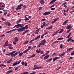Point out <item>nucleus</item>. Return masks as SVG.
Instances as JSON below:
<instances>
[{
  "mask_svg": "<svg viewBox=\"0 0 74 74\" xmlns=\"http://www.w3.org/2000/svg\"><path fill=\"white\" fill-rule=\"evenodd\" d=\"M24 26H25V25H24L23 24H18L17 25H16L14 26L13 28L14 29V28H15L16 27H16L17 28L23 27V28L24 30L25 29H28V27H27V26H28V25H26L25 27H24Z\"/></svg>",
  "mask_w": 74,
  "mask_h": 74,
  "instance_id": "nucleus-1",
  "label": "nucleus"
},
{
  "mask_svg": "<svg viewBox=\"0 0 74 74\" xmlns=\"http://www.w3.org/2000/svg\"><path fill=\"white\" fill-rule=\"evenodd\" d=\"M16 52V51H12V52L8 54H6V55H8V56H14V53Z\"/></svg>",
  "mask_w": 74,
  "mask_h": 74,
  "instance_id": "nucleus-2",
  "label": "nucleus"
},
{
  "mask_svg": "<svg viewBox=\"0 0 74 74\" xmlns=\"http://www.w3.org/2000/svg\"><path fill=\"white\" fill-rule=\"evenodd\" d=\"M15 30H17L18 32H23L24 30V29L23 27H22V28H19L18 29Z\"/></svg>",
  "mask_w": 74,
  "mask_h": 74,
  "instance_id": "nucleus-3",
  "label": "nucleus"
},
{
  "mask_svg": "<svg viewBox=\"0 0 74 74\" xmlns=\"http://www.w3.org/2000/svg\"><path fill=\"white\" fill-rule=\"evenodd\" d=\"M45 42H46V41L45 40V39H44L40 43L42 45H44Z\"/></svg>",
  "mask_w": 74,
  "mask_h": 74,
  "instance_id": "nucleus-4",
  "label": "nucleus"
},
{
  "mask_svg": "<svg viewBox=\"0 0 74 74\" xmlns=\"http://www.w3.org/2000/svg\"><path fill=\"white\" fill-rule=\"evenodd\" d=\"M50 14H51V12H45L43 14V15H48Z\"/></svg>",
  "mask_w": 74,
  "mask_h": 74,
  "instance_id": "nucleus-5",
  "label": "nucleus"
},
{
  "mask_svg": "<svg viewBox=\"0 0 74 74\" xmlns=\"http://www.w3.org/2000/svg\"><path fill=\"white\" fill-rule=\"evenodd\" d=\"M60 59V57H56L54 58H53V62H54L56 60H57V59Z\"/></svg>",
  "mask_w": 74,
  "mask_h": 74,
  "instance_id": "nucleus-6",
  "label": "nucleus"
},
{
  "mask_svg": "<svg viewBox=\"0 0 74 74\" xmlns=\"http://www.w3.org/2000/svg\"><path fill=\"white\" fill-rule=\"evenodd\" d=\"M60 31V30H58L54 33L52 35V36H55V35L58 34V32H59V31Z\"/></svg>",
  "mask_w": 74,
  "mask_h": 74,
  "instance_id": "nucleus-7",
  "label": "nucleus"
},
{
  "mask_svg": "<svg viewBox=\"0 0 74 74\" xmlns=\"http://www.w3.org/2000/svg\"><path fill=\"white\" fill-rule=\"evenodd\" d=\"M71 25H69L66 27V29H67V30H69V29H70L71 28Z\"/></svg>",
  "mask_w": 74,
  "mask_h": 74,
  "instance_id": "nucleus-8",
  "label": "nucleus"
},
{
  "mask_svg": "<svg viewBox=\"0 0 74 74\" xmlns=\"http://www.w3.org/2000/svg\"><path fill=\"white\" fill-rule=\"evenodd\" d=\"M19 53H21V51H17L15 54H13V56H15L17 55L18 54H19Z\"/></svg>",
  "mask_w": 74,
  "mask_h": 74,
  "instance_id": "nucleus-9",
  "label": "nucleus"
},
{
  "mask_svg": "<svg viewBox=\"0 0 74 74\" xmlns=\"http://www.w3.org/2000/svg\"><path fill=\"white\" fill-rule=\"evenodd\" d=\"M57 0H51L50 3H49V4H51L54 3V2H55Z\"/></svg>",
  "mask_w": 74,
  "mask_h": 74,
  "instance_id": "nucleus-10",
  "label": "nucleus"
},
{
  "mask_svg": "<svg viewBox=\"0 0 74 74\" xmlns=\"http://www.w3.org/2000/svg\"><path fill=\"white\" fill-rule=\"evenodd\" d=\"M42 68V66H39L38 67H35L33 69V70H36V69H41Z\"/></svg>",
  "mask_w": 74,
  "mask_h": 74,
  "instance_id": "nucleus-11",
  "label": "nucleus"
},
{
  "mask_svg": "<svg viewBox=\"0 0 74 74\" xmlns=\"http://www.w3.org/2000/svg\"><path fill=\"white\" fill-rule=\"evenodd\" d=\"M18 40H19V39L17 37H14V41L15 42H17L18 41Z\"/></svg>",
  "mask_w": 74,
  "mask_h": 74,
  "instance_id": "nucleus-12",
  "label": "nucleus"
},
{
  "mask_svg": "<svg viewBox=\"0 0 74 74\" xmlns=\"http://www.w3.org/2000/svg\"><path fill=\"white\" fill-rule=\"evenodd\" d=\"M40 4H44L45 3V2H44V0H41L40 1Z\"/></svg>",
  "mask_w": 74,
  "mask_h": 74,
  "instance_id": "nucleus-13",
  "label": "nucleus"
},
{
  "mask_svg": "<svg viewBox=\"0 0 74 74\" xmlns=\"http://www.w3.org/2000/svg\"><path fill=\"white\" fill-rule=\"evenodd\" d=\"M49 55L46 56L44 57V60H46V59H47L49 58Z\"/></svg>",
  "mask_w": 74,
  "mask_h": 74,
  "instance_id": "nucleus-14",
  "label": "nucleus"
},
{
  "mask_svg": "<svg viewBox=\"0 0 74 74\" xmlns=\"http://www.w3.org/2000/svg\"><path fill=\"white\" fill-rule=\"evenodd\" d=\"M8 40H7V41L5 42L4 45L3 46L4 47H7V45H8Z\"/></svg>",
  "mask_w": 74,
  "mask_h": 74,
  "instance_id": "nucleus-15",
  "label": "nucleus"
},
{
  "mask_svg": "<svg viewBox=\"0 0 74 74\" xmlns=\"http://www.w3.org/2000/svg\"><path fill=\"white\" fill-rule=\"evenodd\" d=\"M52 60V58H51L46 60V62H50V61H51Z\"/></svg>",
  "mask_w": 74,
  "mask_h": 74,
  "instance_id": "nucleus-16",
  "label": "nucleus"
},
{
  "mask_svg": "<svg viewBox=\"0 0 74 74\" xmlns=\"http://www.w3.org/2000/svg\"><path fill=\"white\" fill-rule=\"evenodd\" d=\"M29 50H30V49H27L25 50L24 52H23V53H27V51H29Z\"/></svg>",
  "mask_w": 74,
  "mask_h": 74,
  "instance_id": "nucleus-17",
  "label": "nucleus"
},
{
  "mask_svg": "<svg viewBox=\"0 0 74 74\" xmlns=\"http://www.w3.org/2000/svg\"><path fill=\"white\" fill-rule=\"evenodd\" d=\"M69 21V20H66L63 23V25H66V24L67 23V22Z\"/></svg>",
  "mask_w": 74,
  "mask_h": 74,
  "instance_id": "nucleus-18",
  "label": "nucleus"
},
{
  "mask_svg": "<svg viewBox=\"0 0 74 74\" xmlns=\"http://www.w3.org/2000/svg\"><path fill=\"white\" fill-rule=\"evenodd\" d=\"M15 29H12V30H11L9 31H8L6 33H10V32H13L14 31H15Z\"/></svg>",
  "mask_w": 74,
  "mask_h": 74,
  "instance_id": "nucleus-19",
  "label": "nucleus"
},
{
  "mask_svg": "<svg viewBox=\"0 0 74 74\" xmlns=\"http://www.w3.org/2000/svg\"><path fill=\"white\" fill-rule=\"evenodd\" d=\"M29 39H27V40H26L25 42L23 44H24V45L27 44L28 43V42H29Z\"/></svg>",
  "mask_w": 74,
  "mask_h": 74,
  "instance_id": "nucleus-20",
  "label": "nucleus"
},
{
  "mask_svg": "<svg viewBox=\"0 0 74 74\" xmlns=\"http://www.w3.org/2000/svg\"><path fill=\"white\" fill-rule=\"evenodd\" d=\"M66 54V52H63L62 54H61L60 56H61V57H62V56H63L64 55Z\"/></svg>",
  "mask_w": 74,
  "mask_h": 74,
  "instance_id": "nucleus-21",
  "label": "nucleus"
},
{
  "mask_svg": "<svg viewBox=\"0 0 74 74\" xmlns=\"http://www.w3.org/2000/svg\"><path fill=\"white\" fill-rule=\"evenodd\" d=\"M73 49V48H71L69 49H67V52H70V51H71V50Z\"/></svg>",
  "mask_w": 74,
  "mask_h": 74,
  "instance_id": "nucleus-22",
  "label": "nucleus"
},
{
  "mask_svg": "<svg viewBox=\"0 0 74 74\" xmlns=\"http://www.w3.org/2000/svg\"><path fill=\"white\" fill-rule=\"evenodd\" d=\"M29 31V30L28 29L27 30H26L23 33V35H24L25 33H26L28 32Z\"/></svg>",
  "mask_w": 74,
  "mask_h": 74,
  "instance_id": "nucleus-23",
  "label": "nucleus"
},
{
  "mask_svg": "<svg viewBox=\"0 0 74 74\" xmlns=\"http://www.w3.org/2000/svg\"><path fill=\"white\" fill-rule=\"evenodd\" d=\"M17 64H17V61H16L13 63L12 66H16V65H17Z\"/></svg>",
  "mask_w": 74,
  "mask_h": 74,
  "instance_id": "nucleus-24",
  "label": "nucleus"
},
{
  "mask_svg": "<svg viewBox=\"0 0 74 74\" xmlns=\"http://www.w3.org/2000/svg\"><path fill=\"white\" fill-rule=\"evenodd\" d=\"M6 67V65L4 64H0V67Z\"/></svg>",
  "mask_w": 74,
  "mask_h": 74,
  "instance_id": "nucleus-25",
  "label": "nucleus"
},
{
  "mask_svg": "<svg viewBox=\"0 0 74 74\" xmlns=\"http://www.w3.org/2000/svg\"><path fill=\"white\" fill-rule=\"evenodd\" d=\"M21 8L22 7H18L16 8V10H20V9H21Z\"/></svg>",
  "mask_w": 74,
  "mask_h": 74,
  "instance_id": "nucleus-26",
  "label": "nucleus"
},
{
  "mask_svg": "<svg viewBox=\"0 0 74 74\" xmlns=\"http://www.w3.org/2000/svg\"><path fill=\"white\" fill-rule=\"evenodd\" d=\"M13 71H13V70H10V71H8L7 72V73H12V72H13Z\"/></svg>",
  "mask_w": 74,
  "mask_h": 74,
  "instance_id": "nucleus-27",
  "label": "nucleus"
},
{
  "mask_svg": "<svg viewBox=\"0 0 74 74\" xmlns=\"http://www.w3.org/2000/svg\"><path fill=\"white\" fill-rule=\"evenodd\" d=\"M40 35L39 36L35 38V40H38V39H39L40 38Z\"/></svg>",
  "mask_w": 74,
  "mask_h": 74,
  "instance_id": "nucleus-28",
  "label": "nucleus"
},
{
  "mask_svg": "<svg viewBox=\"0 0 74 74\" xmlns=\"http://www.w3.org/2000/svg\"><path fill=\"white\" fill-rule=\"evenodd\" d=\"M71 38H72V37H70V38H69L68 39V40H67V42H69L70 41H71Z\"/></svg>",
  "mask_w": 74,
  "mask_h": 74,
  "instance_id": "nucleus-29",
  "label": "nucleus"
},
{
  "mask_svg": "<svg viewBox=\"0 0 74 74\" xmlns=\"http://www.w3.org/2000/svg\"><path fill=\"white\" fill-rule=\"evenodd\" d=\"M71 33H70L69 34L68 36L66 37V38H69V37H70V35H71Z\"/></svg>",
  "mask_w": 74,
  "mask_h": 74,
  "instance_id": "nucleus-30",
  "label": "nucleus"
},
{
  "mask_svg": "<svg viewBox=\"0 0 74 74\" xmlns=\"http://www.w3.org/2000/svg\"><path fill=\"white\" fill-rule=\"evenodd\" d=\"M63 32V29H62L58 32V33L60 34V33H62Z\"/></svg>",
  "mask_w": 74,
  "mask_h": 74,
  "instance_id": "nucleus-31",
  "label": "nucleus"
},
{
  "mask_svg": "<svg viewBox=\"0 0 74 74\" xmlns=\"http://www.w3.org/2000/svg\"><path fill=\"white\" fill-rule=\"evenodd\" d=\"M63 32V29H62L58 32V33L60 34V33H62Z\"/></svg>",
  "mask_w": 74,
  "mask_h": 74,
  "instance_id": "nucleus-32",
  "label": "nucleus"
},
{
  "mask_svg": "<svg viewBox=\"0 0 74 74\" xmlns=\"http://www.w3.org/2000/svg\"><path fill=\"white\" fill-rule=\"evenodd\" d=\"M63 40V38L62 37H61V38H58L57 39V40Z\"/></svg>",
  "mask_w": 74,
  "mask_h": 74,
  "instance_id": "nucleus-33",
  "label": "nucleus"
},
{
  "mask_svg": "<svg viewBox=\"0 0 74 74\" xmlns=\"http://www.w3.org/2000/svg\"><path fill=\"white\" fill-rule=\"evenodd\" d=\"M38 50L37 49L36 50V52H37V53H40L41 52V50H39L38 51Z\"/></svg>",
  "mask_w": 74,
  "mask_h": 74,
  "instance_id": "nucleus-34",
  "label": "nucleus"
},
{
  "mask_svg": "<svg viewBox=\"0 0 74 74\" xmlns=\"http://www.w3.org/2000/svg\"><path fill=\"white\" fill-rule=\"evenodd\" d=\"M35 40H36L35 39H34L32 40H30V42H29V43H31L32 42H33V41H35Z\"/></svg>",
  "mask_w": 74,
  "mask_h": 74,
  "instance_id": "nucleus-35",
  "label": "nucleus"
},
{
  "mask_svg": "<svg viewBox=\"0 0 74 74\" xmlns=\"http://www.w3.org/2000/svg\"><path fill=\"white\" fill-rule=\"evenodd\" d=\"M42 8H43V7H40L38 9L39 11H41V10H42Z\"/></svg>",
  "mask_w": 74,
  "mask_h": 74,
  "instance_id": "nucleus-36",
  "label": "nucleus"
},
{
  "mask_svg": "<svg viewBox=\"0 0 74 74\" xmlns=\"http://www.w3.org/2000/svg\"><path fill=\"white\" fill-rule=\"evenodd\" d=\"M23 53L22 52V53H20L19 54V55L18 56H22V55H23Z\"/></svg>",
  "mask_w": 74,
  "mask_h": 74,
  "instance_id": "nucleus-37",
  "label": "nucleus"
},
{
  "mask_svg": "<svg viewBox=\"0 0 74 74\" xmlns=\"http://www.w3.org/2000/svg\"><path fill=\"white\" fill-rule=\"evenodd\" d=\"M38 32H39V31H38V30H36V32L35 33L36 34H38Z\"/></svg>",
  "mask_w": 74,
  "mask_h": 74,
  "instance_id": "nucleus-38",
  "label": "nucleus"
},
{
  "mask_svg": "<svg viewBox=\"0 0 74 74\" xmlns=\"http://www.w3.org/2000/svg\"><path fill=\"white\" fill-rule=\"evenodd\" d=\"M21 60L18 61V62L17 61V64H19L20 63H21Z\"/></svg>",
  "mask_w": 74,
  "mask_h": 74,
  "instance_id": "nucleus-39",
  "label": "nucleus"
},
{
  "mask_svg": "<svg viewBox=\"0 0 74 74\" xmlns=\"http://www.w3.org/2000/svg\"><path fill=\"white\" fill-rule=\"evenodd\" d=\"M1 19L3 21H6L7 20V19H4V18L3 17Z\"/></svg>",
  "mask_w": 74,
  "mask_h": 74,
  "instance_id": "nucleus-40",
  "label": "nucleus"
},
{
  "mask_svg": "<svg viewBox=\"0 0 74 74\" xmlns=\"http://www.w3.org/2000/svg\"><path fill=\"white\" fill-rule=\"evenodd\" d=\"M19 67H20V66H18L17 67H16V68L15 69V70H18V69H19Z\"/></svg>",
  "mask_w": 74,
  "mask_h": 74,
  "instance_id": "nucleus-41",
  "label": "nucleus"
},
{
  "mask_svg": "<svg viewBox=\"0 0 74 74\" xmlns=\"http://www.w3.org/2000/svg\"><path fill=\"white\" fill-rule=\"evenodd\" d=\"M21 22V20L19 19L18 21H17L16 22V23H19L20 22Z\"/></svg>",
  "mask_w": 74,
  "mask_h": 74,
  "instance_id": "nucleus-42",
  "label": "nucleus"
},
{
  "mask_svg": "<svg viewBox=\"0 0 74 74\" xmlns=\"http://www.w3.org/2000/svg\"><path fill=\"white\" fill-rule=\"evenodd\" d=\"M8 48H9V49H13V47H11V46H9L8 47Z\"/></svg>",
  "mask_w": 74,
  "mask_h": 74,
  "instance_id": "nucleus-43",
  "label": "nucleus"
},
{
  "mask_svg": "<svg viewBox=\"0 0 74 74\" xmlns=\"http://www.w3.org/2000/svg\"><path fill=\"white\" fill-rule=\"evenodd\" d=\"M41 43H40L38 46L37 47V48H39V47H40L41 46Z\"/></svg>",
  "mask_w": 74,
  "mask_h": 74,
  "instance_id": "nucleus-44",
  "label": "nucleus"
},
{
  "mask_svg": "<svg viewBox=\"0 0 74 74\" xmlns=\"http://www.w3.org/2000/svg\"><path fill=\"white\" fill-rule=\"evenodd\" d=\"M60 48L61 49H62V48H63V45L62 44H61L60 46Z\"/></svg>",
  "mask_w": 74,
  "mask_h": 74,
  "instance_id": "nucleus-45",
  "label": "nucleus"
},
{
  "mask_svg": "<svg viewBox=\"0 0 74 74\" xmlns=\"http://www.w3.org/2000/svg\"><path fill=\"white\" fill-rule=\"evenodd\" d=\"M71 55H74V51H73L71 54Z\"/></svg>",
  "mask_w": 74,
  "mask_h": 74,
  "instance_id": "nucleus-46",
  "label": "nucleus"
},
{
  "mask_svg": "<svg viewBox=\"0 0 74 74\" xmlns=\"http://www.w3.org/2000/svg\"><path fill=\"white\" fill-rule=\"evenodd\" d=\"M71 30V29H69L66 32V34H67V33H69L70 32V30Z\"/></svg>",
  "mask_w": 74,
  "mask_h": 74,
  "instance_id": "nucleus-47",
  "label": "nucleus"
},
{
  "mask_svg": "<svg viewBox=\"0 0 74 74\" xmlns=\"http://www.w3.org/2000/svg\"><path fill=\"white\" fill-rule=\"evenodd\" d=\"M24 64L25 66H27V63L26 62H25Z\"/></svg>",
  "mask_w": 74,
  "mask_h": 74,
  "instance_id": "nucleus-48",
  "label": "nucleus"
},
{
  "mask_svg": "<svg viewBox=\"0 0 74 74\" xmlns=\"http://www.w3.org/2000/svg\"><path fill=\"white\" fill-rule=\"evenodd\" d=\"M64 11L63 12L64 14V15L65 16H66V13H65V12H66V11L65 10H64Z\"/></svg>",
  "mask_w": 74,
  "mask_h": 74,
  "instance_id": "nucleus-49",
  "label": "nucleus"
},
{
  "mask_svg": "<svg viewBox=\"0 0 74 74\" xmlns=\"http://www.w3.org/2000/svg\"><path fill=\"white\" fill-rule=\"evenodd\" d=\"M23 5V4H20L19 6H18V7H22Z\"/></svg>",
  "mask_w": 74,
  "mask_h": 74,
  "instance_id": "nucleus-50",
  "label": "nucleus"
},
{
  "mask_svg": "<svg viewBox=\"0 0 74 74\" xmlns=\"http://www.w3.org/2000/svg\"><path fill=\"white\" fill-rule=\"evenodd\" d=\"M8 23H9L8 22H6L5 23V25L6 26H8Z\"/></svg>",
  "mask_w": 74,
  "mask_h": 74,
  "instance_id": "nucleus-51",
  "label": "nucleus"
},
{
  "mask_svg": "<svg viewBox=\"0 0 74 74\" xmlns=\"http://www.w3.org/2000/svg\"><path fill=\"white\" fill-rule=\"evenodd\" d=\"M35 56L36 55H35V54H33L32 55L31 57H32V58H34V56Z\"/></svg>",
  "mask_w": 74,
  "mask_h": 74,
  "instance_id": "nucleus-52",
  "label": "nucleus"
},
{
  "mask_svg": "<svg viewBox=\"0 0 74 74\" xmlns=\"http://www.w3.org/2000/svg\"><path fill=\"white\" fill-rule=\"evenodd\" d=\"M24 20H25V21H28V20H29V19L27 17L26 18L24 19Z\"/></svg>",
  "mask_w": 74,
  "mask_h": 74,
  "instance_id": "nucleus-53",
  "label": "nucleus"
},
{
  "mask_svg": "<svg viewBox=\"0 0 74 74\" xmlns=\"http://www.w3.org/2000/svg\"><path fill=\"white\" fill-rule=\"evenodd\" d=\"M51 10L52 11L53 10H55V8H51Z\"/></svg>",
  "mask_w": 74,
  "mask_h": 74,
  "instance_id": "nucleus-54",
  "label": "nucleus"
},
{
  "mask_svg": "<svg viewBox=\"0 0 74 74\" xmlns=\"http://www.w3.org/2000/svg\"><path fill=\"white\" fill-rule=\"evenodd\" d=\"M4 36H5V35L3 34V35H2L0 36V37H4Z\"/></svg>",
  "mask_w": 74,
  "mask_h": 74,
  "instance_id": "nucleus-55",
  "label": "nucleus"
},
{
  "mask_svg": "<svg viewBox=\"0 0 74 74\" xmlns=\"http://www.w3.org/2000/svg\"><path fill=\"white\" fill-rule=\"evenodd\" d=\"M21 64H22V65H24L25 63H24V62L23 61L21 63Z\"/></svg>",
  "mask_w": 74,
  "mask_h": 74,
  "instance_id": "nucleus-56",
  "label": "nucleus"
},
{
  "mask_svg": "<svg viewBox=\"0 0 74 74\" xmlns=\"http://www.w3.org/2000/svg\"><path fill=\"white\" fill-rule=\"evenodd\" d=\"M56 54H57L56 53H53L52 55L53 56H54V55H56Z\"/></svg>",
  "mask_w": 74,
  "mask_h": 74,
  "instance_id": "nucleus-57",
  "label": "nucleus"
},
{
  "mask_svg": "<svg viewBox=\"0 0 74 74\" xmlns=\"http://www.w3.org/2000/svg\"><path fill=\"white\" fill-rule=\"evenodd\" d=\"M45 20H46V19H45V18H44L41 20V21H45Z\"/></svg>",
  "mask_w": 74,
  "mask_h": 74,
  "instance_id": "nucleus-58",
  "label": "nucleus"
},
{
  "mask_svg": "<svg viewBox=\"0 0 74 74\" xmlns=\"http://www.w3.org/2000/svg\"><path fill=\"white\" fill-rule=\"evenodd\" d=\"M29 73L27 72H24V74H29Z\"/></svg>",
  "mask_w": 74,
  "mask_h": 74,
  "instance_id": "nucleus-59",
  "label": "nucleus"
},
{
  "mask_svg": "<svg viewBox=\"0 0 74 74\" xmlns=\"http://www.w3.org/2000/svg\"><path fill=\"white\" fill-rule=\"evenodd\" d=\"M66 4H67V2H65L63 4H62V5H65Z\"/></svg>",
  "mask_w": 74,
  "mask_h": 74,
  "instance_id": "nucleus-60",
  "label": "nucleus"
},
{
  "mask_svg": "<svg viewBox=\"0 0 74 74\" xmlns=\"http://www.w3.org/2000/svg\"><path fill=\"white\" fill-rule=\"evenodd\" d=\"M55 5V4H54V5H53L51 6V7H50V8H52V7H54Z\"/></svg>",
  "mask_w": 74,
  "mask_h": 74,
  "instance_id": "nucleus-61",
  "label": "nucleus"
},
{
  "mask_svg": "<svg viewBox=\"0 0 74 74\" xmlns=\"http://www.w3.org/2000/svg\"><path fill=\"white\" fill-rule=\"evenodd\" d=\"M44 36V35L43 34L41 36V38H43V36Z\"/></svg>",
  "mask_w": 74,
  "mask_h": 74,
  "instance_id": "nucleus-62",
  "label": "nucleus"
},
{
  "mask_svg": "<svg viewBox=\"0 0 74 74\" xmlns=\"http://www.w3.org/2000/svg\"><path fill=\"white\" fill-rule=\"evenodd\" d=\"M44 26H45L44 25H41V28H43V27H44Z\"/></svg>",
  "mask_w": 74,
  "mask_h": 74,
  "instance_id": "nucleus-63",
  "label": "nucleus"
},
{
  "mask_svg": "<svg viewBox=\"0 0 74 74\" xmlns=\"http://www.w3.org/2000/svg\"><path fill=\"white\" fill-rule=\"evenodd\" d=\"M7 14V12H5L4 13V14L3 15H6Z\"/></svg>",
  "mask_w": 74,
  "mask_h": 74,
  "instance_id": "nucleus-64",
  "label": "nucleus"
}]
</instances>
